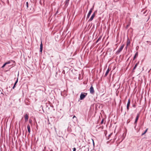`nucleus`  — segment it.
Masks as SVG:
<instances>
[{
  "label": "nucleus",
  "mask_w": 151,
  "mask_h": 151,
  "mask_svg": "<svg viewBox=\"0 0 151 151\" xmlns=\"http://www.w3.org/2000/svg\"><path fill=\"white\" fill-rule=\"evenodd\" d=\"M87 93H81L80 95V100H83L87 96Z\"/></svg>",
  "instance_id": "obj_1"
},
{
  "label": "nucleus",
  "mask_w": 151,
  "mask_h": 151,
  "mask_svg": "<svg viewBox=\"0 0 151 151\" xmlns=\"http://www.w3.org/2000/svg\"><path fill=\"white\" fill-rule=\"evenodd\" d=\"M124 45H122L121 47L119 48V49L116 52L117 53H119V52H120L123 49L124 47Z\"/></svg>",
  "instance_id": "obj_2"
},
{
  "label": "nucleus",
  "mask_w": 151,
  "mask_h": 151,
  "mask_svg": "<svg viewBox=\"0 0 151 151\" xmlns=\"http://www.w3.org/2000/svg\"><path fill=\"white\" fill-rule=\"evenodd\" d=\"M89 90L90 91V93L91 94H93L94 93V91L92 85H91V86Z\"/></svg>",
  "instance_id": "obj_3"
},
{
  "label": "nucleus",
  "mask_w": 151,
  "mask_h": 151,
  "mask_svg": "<svg viewBox=\"0 0 151 151\" xmlns=\"http://www.w3.org/2000/svg\"><path fill=\"white\" fill-rule=\"evenodd\" d=\"M93 8H91L90 9V10H89V11L87 14V17H86L87 19L89 17L92 12V10L93 9Z\"/></svg>",
  "instance_id": "obj_4"
},
{
  "label": "nucleus",
  "mask_w": 151,
  "mask_h": 151,
  "mask_svg": "<svg viewBox=\"0 0 151 151\" xmlns=\"http://www.w3.org/2000/svg\"><path fill=\"white\" fill-rule=\"evenodd\" d=\"M139 114H138L136 116V119H135V122H134V124H135V127H136V126L137 124V122L139 119Z\"/></svg>",
  "instance_id": "obj_5"
},
{
  "label": "nucleus",
  "mask_w": 151,
  "mask_h": 151,
  "mask_svg": "<svg viewBox=\"0 0 151 151\" xmlns=\"http://www.w3.org/2000/svg\"><path fill=\"white\" fill-rule=\"evenodd\" d=\"M130 101L129 99L128 100L127 104V110L128 111L129 110V106L130 105Z\"/></svg>",
  "instance_id": "obj_6"
},
{
  "label": "nucleus",
  "mask_w": 151,
  "mask_h": 151,
  "mask_svg": "<svg viewBox=\"0 0 151 151\" xmlns=\"http://www.w3.org/2000/svg\"><path fill=\"white\" fill-rule=\"evenodd\" d=\"M40 52L41 53L42 52V49H43V45H42V42H41L40 44Z\"/></svg>",
  "instance_id": "obj_7"
},
{
  "label": "nucleus",
  "mask_w": 151,
  "mask_h": 151,
  "mask_svg": "<svg viewBox=\"0 0 151 151\" xmlns=\"http://www.w3.org/2000/svg\"><path fill=\"white\" fill-rule=\"evenodd\" d=\"M73 122L75 123L77 121V118L75 115L73 116Z\"/></svg>",
  "instance_id": "obj_8"
},
{
  "label": "nucleus",
  "mask_w": 151,
  "mask_h": 151,
  "mask_svg": "<svg viewBox=\"0 0 151 151\" xmlns=\"http://www.w3.org/2000/svg\"><path fill=\"white\" fill-rule=\"evenodd\" d=\"M29 116L28 115L26 114L25 115L24 120L25 122H27Z\"/></svg>",
  "instance_id": "obj_9"
},
{
  "label": "nucleus",
  "mask_w": 151,
  "mask_h": 151,
  "mask_svg": "<svg viewBox=\"0 0 151 151\" xmlns=\"http://www.w3.org/2000/svg\"><path fill=\"white\" fill-rule=\"evenodd\" d=\"M69 1H67V0H66L65 1V7H66L69 4Z\"/></svg>",
  "instance_id": "obj_10"
},
{
  "label": "nucleus",
  "mask_w": 151,
  "mask_h": 151,
  "mask_svg": "<svg viewBox=\"0 0 151 151\" xmlns=\"http://www.w3.org/2000/svg\"><path fill=\"white\" fill-rule=\"evenodd\" d=\"M27 129L28 132L29 133H30V126L29 124H28L27 125Z\"/></svg>",
  "instance_id": "obj_11"
},
{
  "label": "nucleus",
  "mask_w": 151,
  "mask_h": 151,
  "mask_svg": "<svg viewBox=\"0 0 151 151\" xmlns=\"http://www.w3.org/2000/svg\"><path fill=\"white\" fill-rule=\"evenodd\" d=\"M139 62H138L137 63H136V64L135 65V66H134V67L133 68V72H134V70L136 68V67H137V65H138V64H139Z\"/></svg>",
  "instance_id": "obj_12"
},
{
  "label": "nucleus",
  "mask_w": 151,
  "mask_h": 151,
  "mask_svg": "<svg viewBox=\"0 0 151 151\" xmlns=\"http://www.w3.org/2000/svg\"><path fill=\"white\" fill-rule=\"evenodd\" d=\"M18 81V78H17V79L16 81H15V82L14 84V86H13V87H12V89H14L15 88L16 85Z\"/></svg>",
  "instance_id": "obj_13"
},
{
  "label": "nucleus",
  "mask_w": 151,
  "mask_h": 151,
  "mask_svg": "<svg viewBox=\"0 0 151 151\" xmlns=\"http://www.w3.org/2000/svg\"><path fill=\"white\" fill-rule=\"evenodd\" d=\"M95 17V16H94V15H92V16H91V18H90V19H89V20H88V21H92L93 18L94 17Z\"/></svg>",
  "instance_id": "obj_14"
},
{
  "label": "nucleus",
  "mask_w": 151,
  "mask_h": 151,
  "mask_svg": "<svg viewBox=\"0 0 151 151\" xmlns=\"http://www.w3.org/2000/svg\"><path fill=\"white\" fill-rule=\"evenodd\" d=\"M11 62H13L14 63L15 62V61H14V60H9V61H8L7 62H6L5 63H6V65L7 64H10L11 63Z\"/></svg>",
  "instance_id": "obj_15"
},
{
  "label": "nucleus",
  "mask_w": 151,
  "mask_h": 151,
  "mask_svg": "<svg viewBox=\"0 0 151 151\" xmlns=\"http://www.w3.org/2000/svg\"><path fill=\"white\" fill-rule=\"evenodd\" d=\"M109 69L108 68L106 72V73H105V74L104 75V77H106L107 76V75L108 74L109 72Z\"/></svg>",
  "instance_id": "obj_16"
},
{
  "label": "nucleus",
  "mask_w": 151,
  "mask_h": 151,
  "mask_svg": "<svg viewBox=\"0 0 151 151\" xmlns=\"http://www.w3.org/2000/svg\"><path fill=\"white\" fill-rule=\"evenodd\" d=\"M138 55V52H137L135 53L134 55V56L133 58V60H135V59L136 58L137 56Z\"/></svg>",
  "instance_id": "obj_17"
},
{
  "label": "nucleus",
  "mask_w": 151,
  "mask_h": 151,
  "mask_svg": "<svg viewBox=\"0 0 151 151\" xmlns=\"http://www.w3.org/2000/svg\"><path fill=\"white\" fill-rule=\"evenodd\" d=\"M130 40L129 39H128L127 42V46H128V45L130 44Z\"/></svg>",
  "instance_id": "obj_18"
},
{
  "label": "nucleus",
  "mask_w": 151,
  "mask_h": 151,
  "mask_svg": "<svg viewBox=\"0 0 151 151\" xmlns=\"http://www.w3.org/2000/svg\"><path fill=\"white\" fill-rule=\"evenodd\" d=\"M147 130H148V129H146V130H145V131L144 132H143V133L141 135H142H142H144V134H145L147 132Z\"/></svg>",
  "instance_id": "obj_19"
},
{
  "label": "nucleus",
  "mask_w": 151,
  "mask_h": 151,
  "mask_svg": "<svg viewBox=\"0 0 151 151\" xmlns=\"http://www.w3.org/2000/svg\"><path fill=\"white\" fill-rule=\"evenodd\" d=\"M101 37L100 36L97 40V41L96 42V43H97L99 40H101Z\"/></svg>",
  "instance_id": "obj_20"
},
{
  "label": "nucleus",
  "mask_w": 151,
  "mask_h": 151,
  "mask_svg": "<svg viewBox=\"0 0 151 151\" xmlns=\"http://www.w3.org/2000/svg\"><path fill=\"white\" fill-rule=\"evenodd\" d=\"M6 65V63H5L3 65H2V66L1 68H4V67L5 66V65Z\"/></svg>",
  "instance_id": "obj_21"
},
{
  "label": "nucleus",
  "mask_w": 151,
  "mask_h": 151,
  "mask_svg": "<svg viewBox=\"0 0 151 151\" xmlns=\"http://www.w3.org/2000/svg\"><path fill=\"white\" fill-rule=\"evenodd\" d=\"M26 6L27 8L28 7V2H27L26 3Z\"/></svg>",
  "instance_id": "obj_22"
},
{
  "label": "nucleus",
  "mask_w": 151,
  "mask_h": 151,
  "mask_svg": "<svg viewBox=\"0 0 151 151\" xmlns=\"http://www.w3.org/2000/svg\"><path fill=\"white\" fill-rule=\"evenodd\" d=\"M97 12V11H95L92 14V15H93L94 16H95V14Z\"/></svg>",
  "instance_id": "obj_23"
},
{
  "label": "nucleus",
  "mask_w": 151,
  "mask_h": 151,
  "mask_svg": "<svg viewBox=\"0 0 151 151\" xmlns=\"http://www.w3.org/2000/svg\"><path fill=\"white\" fill-rule=\"evenodd\" d=\"M97 12V11H95L92 14V15H93L94 16H95V14Z\"/></svg>",
  "instance_id": "obj_24"
},
{
  "label": "nucleus",
  "mask_w": 151,
  "mask_h": 151,
  "mask_svg": "<svg viewBox=\"0 0 151 151\" xmlns=\"http://www.w3.org/2000/svg\"><path fill=\"white\" fill-rule=\"evenodd\" d=\"M97 12V11H95L92 14V15H93L94 16H95V14Z\"/></svg>",
  "instance_id": "obj_25"
},
{
  "label": "nucleus",
  "mask_w": 151,
  "mask_h": 151,
  "mask_svg": "<svg viewBox=\"0 0 151 151\" xmlns=\"http://www.w3.org/2000/svg\"><path fill=\"white\" fill-rule=\"evenodd\" d=\"M103 122H104V119H103L101 121V124H102L103 123Z\"/></svg>",
  "instance_id": "obj_26"
},
{
  "label": "nucleus",
  "mask_w": 151,
  "mask_h": 151,
  "mask_svg": "<svg viewBox=\"0 0 151 151\" xmlns=\"http://www.w3.org/2000/svg\"><path fill=\"white\" fill-rule=\"evenodd\" d=\"M76 148L75 147H74L73 148V151H76Z\"/></svg>",
  "instance_id": "obj_27"
},
{
  "label": "nucleus",
  "mask_w": 151,
  "mask_h": 151,
  "mask_svg": "<svg viewBox=\"0 0 151 151\" xmlns=\"http://www.w3.org/2000/svg\"><path fill=\"white\" fill-rule=\"evenodd\" d=\"M92 140L93 143V146H94V141H93V139H92Z\"/></svg>",
  "instance_id": "obj_28"
},
{
  "label": "nucleus",
  "mask_w": 151,
  "mask_h": 151,
  "mask_svg": "<svg viewBox=\"0 0 151 151\" xmlns=\"http://www.w3.org/2000/svg\"><path fill=\"white\" fill-rule=\"evenodd\" d=\"M44 0H40V3H41L42 1H44Z\"/></svg>",
  "instance_id": "obj_29"
},
{
  "label": "nucleus",
  "mask_w": 151,
  "mask_h": 151,
  "mask_svg": "<svg viewBox=\"0 0 151 151\" xmlns=\"http://www.w3.org/2000/svg\"><path fill=\"white\" fill-rule=\"evenodd\" d=\"M132 106L133 107H134V108L136 107V105L134 104Z\"/></svg>",
  "instance_id": "obj_30"
},
{
  "label": "nucleus",
  "mask_w": 151,
  "mask_h": 151,
  "mask_svg": "<svg viewBox=\"0 0 151 151\" xmlns=\"http://www.w3.org/2000/svg\"><path fill=\"white\" fill-rule=\"evenodd\" d=\"M111 134H112V133H111V134H109V136H108V137H110L111 135Z\"/></svg>",
  "instance_id": "obj_31"
},
{
  "label": "nucleus",
  "mask_w": 151,
  "mask_h": 151,
  "mask_svg": "<svg viewBox=\"0 0 151 151\" xmlns=\"http://www.w3.org/2000/svg\"><path fill=\"white\" fill-rule=\"evenodd\" d=\"M129 122H130V120H129H129H127V123H129Z\"/></svg>",
  "instance_id": "obj_32"
},
{
  "label": "nucleus",
  "mask_w": 151,
  "mask_h": 151,
  "mask_svg": "<svg viewBox=\"0 0 151 151\" xmlns=\"http://www.w3.org/2000/svg\"><path fill=\"white\" fill-rule=\"evenodd\" d=\"M58 13V11H57V12H56V14H57V13Z\"/></svg>",
  "instance_id": "obj_33"
},
{
  "label": "nucleus",
  "mask_w": 151,
  "mask_h": 151,
  "mask_svg": "<svg viewBox=\"0 0 151 151\" xmlns=\"http://www.w3.org/2000/svg\"><path fill=\"white\" fill-rule=\"evenodd\" d=\"M127 45L126 46V49H127Z\"/></svg>",
  "instance_id": "obj_34"
},
{
  "label": "nucleus",
  "mask_w": 151,
  "mask_h": 151,
  "mask_svg": "<svg viewBox=\"0 0 151 151\" xmlns=\"http://www.w3.org/2000/svg\"><path fill=\"white\" fill-rule=\"evenodd\" d=\"M70 0H67V1H69Z\"/></svg>",
  "instance_id": "obj_35"
}]
</instances>
